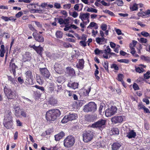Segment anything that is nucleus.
<instances>
[{"instance_id": "864d4df0", "label": "nucleus", "mask_w": 150, "mask_h": 150, "mask_svg": "<svg viewBox=\"0 0 150 150\" xmlns=\"http://www.w3.org/2000/svg\"><path fill=\"white\" fill-rule=\"evenodd\" d=\"M141 34L144 37H147L149 36V34L148 32L145 31H142L141 32Z\"/></svg>"}, {"instance_id": "20e7f679", "label": "nucleus", "mask_w": 150, "mask_h": 150, "mask_svg": "<svg viewBox=\"0 0 150 150\" xmlns=\"http://www.w3.org/2000/svg\"><path fill=\"white\" fill-rule=\"evenodd\" d=\"M4 93L8 99H14L16 98V94L15 91H12L11 89L5 86L4 89Z\"/></svg>"}, {"instance_id": "6ab92c4d", "label": "nucleus", "mask_w": 150, "mask_h": 150, "mask_svg": "<svg viewBox=\"0 0 150 150\" xmlns=\"http://www.w3.org/2000/svg\"><path fill=\"white\" fill-rule=\"evenodd\" d=\"M10 71L12 72L14 77L16 76V69L18 68V67L15 64H12L10 65Z\"/></svg>"}, {"instance_id": "5701e85b", "label": "nucleus", "mask_w": 150, "mask_h": 150, "mask_svg": "<svg viewBox=\"0 0 150 150\" xmlns=\"http://www.w3.org/2000/svg\"><path fill=\"white\" fill-rule=\"evenodd\" d=\"M84 61L83 59H79L78 64L76 65V67L80 69H82L84 67Z\"/></svg>"}, {"instance_id": "e2e57ef3", "label": "nucleus", "mask_w": 150, "mask_h": 150, "mask_svg": "<svg viewBox=\"0 0 150 150\" xmlns=\"http://www.w3.org/2000/svg\"><path fill=\"white\" fill-rule=\"evenodd\" d=\"M63 46L64 47L66 48H68L69 47H72V46L69 43H66L64 42L63 44Z\"/></svg>"}, {"instance_id": "0eeeda50", "label": "nucleus", "mask_w": 150, "mask_h": 150, "mask_svg": "<svg viewBox=\"0 0 150 150\" xmlns=\"http://www.w3.org/2000/svg\"><path fill=\"white\" fill-rule=\"evenodd\" d=\"M77 117V115L76 114L73 113H69L68 115L65 116L61 121L62 123H67L68 121L74 120Z\"/></svg>"}, {"instance_id": "7ed1b4c3", "label": "nucleus", "mask_w": 150, "mask_h": 150, "mask_svg": "<svg viewBox=\"0 0 150 150\" xmlns=\"http://www.w3.org/2000/svg\"><path fill=\"white\" fill-rule=\"evenodd\" d=\"M94 135L93 131L90 130L85 131L82 134L83 140L86 143L90 142L93 139Z\"/></svg>"}, {"instance_id": "ea45409f", "label": "nucleus", "mask_w": 150, "mask_h": 150, "mask_svg": "<svg viewBox=\"0 0 150 150\" xmlns=\"http://www.w3.org/2000/svg\"><path fill=\"white\" fill-rule=\"evenodd\" d=\"M87 11L88 12H94L95 13H97V10L96 9H94L91 7V8H88L87 9Z\"/></svg>"}, {"instance_id": "c9c22d12", "label": "nucleus", "mask_w": 150, "mask_h": 150, "mask_svg": "<svg viewBox=\"0 0 150 150\" xmlns=\"http://www.w3.org/2000/svg\"><path fill=\"white\" fill-rule=\"evenodd\" d=\"M103 65L107 71L108 72V62L107 61H105L104 63H103Z\"/></svg>"}, {"instance_id": "7c9ffc66", "label": "nucleus", "mask_w": 150, "mask_h": 150, "mask_svg": "<svg viewBox=\"0 0 150 150\" xmlns=\"http://www.w3.org/2000/svg\"><path fill=\"white\" fill-rule=\"evenodd\" d=\"M111 131L114 135H118L119 133V130L117 128H113L112 129Z\"/></svg>"}, {"instance_id": "a18cd8bd", "label": "nucleus", "mask_w": 150, "mask_h": 150, "mask_svg": "<svg viewBox=\"0 0 150 150\" xmlns=\"http://www.w3.org/2000/svg\"><path fill=\"white\" fill-rule=\"evenodd\" d=\"M135 70L137 72L139 73H142L144 71V69L140 67H135Z\"/></svg>"}, {"instance_id": "9d476101", "label": "nucleus", "mask_w": 150, "mask_h": 150, "mask_svg": "<svg viewBox=\"0 0 150 150\" xmlns=\"http://www.w3.org/2000/svg\"><path fill=\"white\" fill-rule=\"evenodd\" d=\"M125 117L124 116H115L111 119L112 122L114 124L120 123L125 119Z\"/></svg>"}, {"instance_id": "a211bd4d", "label": "nucleus", "mask_w": 150, "mask_h": 150, "mask_svg": "<svg viewBox=\"0 0 150 150\" xmlns=\"http://www.w3.org/2000/svg\"><path fill=\"white\" fill-rule=\"evenodd\" d=\"M8 81H9L11 84H12L15 86H18V84L17 83V81L16 76L13 78L11 76H7Z\"/></svg>"}, {"instance_id": "79ce46f5", "label": "nucleus", "mask_w": 150, "mask_h": 150, "mask_svg": "<svg viewBox=\"0 0 150 150\" xmlns=\"http://www.w3.org/2000/svg\"><path fill=\"white\" fill-rule=\"evenodd\" d=\"M123 76V75L122 74H118L117 79L119 81L121 82H123L122 78Z\"/></svg>"}, {"instance_id": "e433bc0d", "label": "nucleus", "mask_w": 150, "mask_h": 150, "mask_svg": "<svg viewBox=\"0 0 150 150\" xmlns=\"http://www.w3.org/2000/svg\"><path fill=\"white\" fill-rule=\"evenodd\" d=\"M115 4H117L118 6H122L124 4L122 0H117L114 3Z\"/></svg>"}, {"instance_id": "dca6fc26", "label": "nucleus", "mask_w": 150, "mask_h": 150, "mask_svg": "<svg viewBox=\"0 0 150 150\" xmlns=\"http://www.w3.org/2000/svg\"><path fill=\"white\" fill-rule=\"evenodd\" d=\"M3 124L4 126L7 129H9L12 127L13 125V120H4Z\"/></svg>"}, {"instance_id": "39448f33", "label": "nucleus", "mask_w": 150, "mask_h": 150, "mask_svg": "<svg viewBox=\"0 0 150 150\" xmlns=\"http://www.w3.org/2000/svg\"><path fill=\"white\" fill-rule=\"evenodd\" d=\"M97 109L96 104L94 102H91L84 106L83 110L84 112H89L95 111Z\"/></svg>"}, {"instance_id": "680f3d73", "label": "nucleus", "mask_w": 150, "mask_h": 150, "mask_svg": "<svg viewBox=\"0 0 150 150\" xmlns=\"http://www.w3.org/2000/svg\"><path fill=\"white\" fill-rule=\"evenodd\" d=\"M138 106L139 109H143L144 108H145V106L142 103H139L138 105Z\"/></svg>"}, {"instance_id": "423d86ee", "label": "nucleus", "mask_w": 150, "mask_h": 150, "mask_svg": "<svg viewBox=\"0 0 150 150\" xmlns=\"http://www.w3.org/2000/svg\"><path fill=\"white\" fill-rule=\"evenodd\" d=\"M106 121L103 119H100L98 121L92 125L93 128H98L100 130L103 129L105 127Z\"/></svg>"}, {"instance_id": "4c0bfd02", "label": "nucleus", "mask_w": 150, "mask_h": 150, "mask_svg": "<svg viewBox=\"0 0 150 150\" xmlns=\"http://www.w3.org/2000/svg\"><path fill=\"white\" fill-rule=\"evenodd\" d=\"M103 12L105 13H108L109 15L111 16H115V14L114 13L106 9L105 10H103Z\"/></svg>"}, {"instance_id": "412c9836", "label": "nucleus", "mask_w": 150, "mask_h": 150, "mask_svg": "<svg viewBox=\"0 0 150 150\" xmlns=\"http://www.w3.org/2000/svg\"><path fill=\"white\" fill-rule=\"evenodd\" d=\"M121 146V145L119 143L116 142L112 145V150H119Z\"/></svg>"}, {"instance_id": "8fccbe9b", "label": "nucleus", "mask_w": 150, "mask_h": 150, "mask_svg": "<svg viewBox=\"0 0 150 150\" xmlns=\"http://www.w3.org/2000/svg\"><path fill=\"white\" fill-rule=\"evenodd\" d=\"M17 80L19 83L21 84L24 83V80L22 77H19L18 78Z\"/></svg>"}, {"instance_id": "bf43d9fd", "label": "nucleus", "mask_w": 150, "mask_h": 150, "mask_svg": "<svg viewBox=\"0 0 150 150\" xmlns=\"http://www.w3.org/2000/svg\"><path fill=\"white\" fill-rule=\"evenodd\" d=\"M28 27L30 30H32L33 31H37V30H36L32 26L31 24H29L28 25Z\"/></svg>"}, {"instance_id": "b1692460", "label": "nucleus", "mask_w": 150, "mask_h": 150, "mask_svg": "<svg viewBox=\"0 0 150 150\" xmlns=\"http://www.w3.org/2000/svg\"><path fill=\"white\" fill-rule=\"evenodd\" d=\"M48 102L51 105H54L57 104V100L51 96L49 98Z\"/></svg>"}, {"instance_id": "13d9d810", "label": "nucleus", "mask_w": 150, "mask_h": 150, "mask_svg": "<svg viewBox=\"0 0 150 150\" xmlns=\"http://www.w3.org/2000/svg\"><path fill=\"white\" fill-rule=\"evenodd\" d=\"M35 24L37 26L40 28H42V25L40 22L38 21H35Z\"/></svg>"}, {"instance_id": "393cba45", "label": "nucleus", "mask_w": 150, "mask_h": 150, "mask_svg": "<svg viewBox=\"0 0 150 150\" xmlns=\"http://www.w3.org/2000/svg\"><path fill=\"white\" fill-rule=\"evenodd\" d=\"M56 82L58 84H62L65 81V78L63 76H59L56 80Z\"/></svg>"}, {"instance_id": "4468645a", "label": "nucleus", "mask_w": 150, "mask_h": 150, "mask_svg": "<svg viewBox=\"0 0 150 150\" xmlns=\"http://www.w3.org/2000/svg\"><path fill=\"white\" fill-rule=\"evenodd\" d=\"M32 54L30 52H26L22 55V60L24 62H29L32 59Z\"/></svg>"}, {"instance_id": "1a4fd4ad", "label": "nucleus", "mask_w": 150, "mask_h": 150, "mask_svg": "<svg viewBox=\"0 0 150 150\" xmlns=\"http://www.w3.org/2000/svg\"><path fill=\"white\" fill-rule=\"evenodd\" d=\"M117 108L115 106H112L110 108L107 109L105 112V115L107 117H110L115 114L117 112Z\"/></svg>"}, {"instance_id": "338daca9", "label": "nucleus", "mask_w": 150, "mask_h": 150, "mask_svg": "<svg viewBox=\"0 0 150 150\" xmlns=\"http://www.w3.org/2000/svg\"><path fill=\"white\" fill-rule=\"evenodd\" d=\"M21 114L22 116L24 117H25L27 116L26 113L25 111L24 110H22L21 112Z\"/></svg>"}, {"instance_id": "0e129e2a", "label": "nucleus", "mask_w": 150, "mask_h": 150, "mask_svg": "<svg viewBox=\"0 0 150 150\" xmlns=\"http://www.w3.org/2000/svg\"><path fill=\"white\" fill-rule=\"evenodd\" d=\"M133 87L134 90H139V88L137 84L136 83H134L133 85Z\"/></svg>"}, {"instance_id": "3c124183", "label": "nucleus", "mask_w": 150, "mask_h": 150, "mask_svg": "<svg viewBox=\"0 0 150 150\" xmlns=\"http://www.w3.org/2000/svg\"><path fill=\"white\" fill-rule=\"evenodd\" d=\"M57 89L55 90V91L57 93L60 92L62 88V86L61 85H59L57 84Z\"/></svg>"}, {"instance_id": "bb28decb", "label": "nucleus", "mask_w": 150, "mask_h": 150, "mask_svg": "<svg viewBox=\"0 0 150 150\" xmlns=\"http://www.w3.org/2000/svg\"><path fill=\"white\" fill-rule=\"evenodd\" d=\"M106 39L104 37H98L96 38V40L97 43L99 44H102L103 42Z\"/></svg>"}, {"instance_id": "2f4dec72", "label": "nucleus", "mask_w": 150, "mask_h": 150, "mask_svg": "<svg viewBox=\"0 0 150 150\" xmlns=\"http://www.w3.org/2000/svg\"><path fill=\"white\" fill-rule=\"evenodd\" d=\"M54 84L53 83H51L48 88V91L50 93H52L54 91Z\"/></svg>"}, {"instance_id": "ddd939ff", "label": "nucleus", "mask_w": 150, "mask_h": 150, "mask_svg": "<svg viewBox=\"0 0 150 150\" xmlns=\"http://www.w3.org/2000/svg\"><path fill=\"white\" fill-rule=\"evenodd\" d=\"M33 35L37 41L40 42H44V39L43 36L38 33L36 32L33 33Z\"/></svg>"}, {"instance_id": "f3484780", "label": "nucleus", "mask_w": 150, "mask_h": 150, "mask_svg": "<svg viewBox=\"0 0 150 150\" xmlns=\"http://www.w3.org/2000/svg\"><path fill=\"white\" fill-rule=\"evenodd\" d=\"M150 14V10L148 9L145 11H142L139 12L137 15L139 16H141L142 17H147L149 16Z\"/></svg>"}, {"instance_id": "c03bdc74", "label": "nucleus", "mask_w": 150, "mask_h": 150, "mask_svg": "<svg viewBox=\"0 0 150 150\" xmlns=\"http://www.w3.org/2000/svg\"><path fill=\"white\" fill-rule=\"evenodd\" d=\"M96 25H97V24L94 22H91L89 25L87 27V28H89L91 27H93L94 26H96Z\"/></svg>"}, {"instance_id": "5fc2aeb1", "label": "nucleus", "mask_w": 150, "mask_h": 150, "mask_svg": "<svg viewBox=\"0 0 150 150\" xmlns=\"http://www.w3.org/2000/svg\"><path fill=\"white\" fill-rule=\"evenodd\" d=\"M96 145L98 147V148H101L103 147V146L100 142H96Z\"/></svg>"}, {"instance_id": "2eb2a0df", "label": "nucleus", "mask_w": 150, "mask_h": 150, "mask_svg": "<svg viewBox=\"0 0 150 150\" xmlns=\"http://www.w3.org/2000/svg\"><path fill=\"white\" fill-rule=\"evenodd\" d=\"M90 14L89 13H80L79 18L81 19L83 21V23H85L86 22L84 21V20L88 19L89 18Z\"/></svg>"}, {"instance_id": "a19ab883", "label": "nucleus", "mask_w": 150, "mask_h": 150, "mask_svg": "<svg viewBox=\"0 0 150 150\" xmlns=\"http://www.w3.org/2000/svg\"><path fill=\"white\" fill-rule=\"evenodd\" d=\"M84 101L82 100H78L76 102V103L78 107L81 106L84 104Z\"/></svg>"}, {"instance_id": "4be33fe9", "label": "nucleus", "mask_w": 150, "mask_h": 150, "mask_svg": "<svg viewBox=\"0 0 150 150\" xmlns=\"http://www.w3.org/2000/svg\"><path fill=\"white\" fill-rule=\"evenodd\" d=\"M136 136V133L133 130H130L126 135V137L129 139H131L132 138H134Z\"/></svg>"}, {"instance_id": "f8f14e48", "label": "nucleus", "mask_w": 150, "mask_h": 150, "mask_svg": "<svg viewBox=\"0 0 150 150\" xmlns=\"http://www.w3.org/2000/svg\"><path fill=\"white\" fill-rule=\"evenodd\" d=\"M25 74L27 78L26 82L29 85H32L33 79L32 72L28 71L26 72Z\"/></svg>"}, {"instance_id": "4d7b16f0", "label": "nucleus", "mask_w": 150, "mask_h": 150, "mask_svg": "<svg viewBox=\"0 0 150 150\" xmlns=\"http://www.w3.org/2000/svg\"><path fill=\"white\" fill-rule=\"evenodd\" d=\"M85 120L88 121L90 122L92 120L91 117L90 115L85 116Z\"/></svg>"}, {"instance_id": "cd10ccee", "label": "nucleus", "mask_w": 150, "mask_h": 150, "mask_svg": "<svg viewBox=\"0 0 150 150\" xmlns=\"http://www.w3.org/2000/svg\"><path fill=\"white\" fill-rule=\"evenodd\" d=\"M141 59L148 63H150V57L145 56L144 55H141L140 57Z\"/></svg>"}, {"instance_id": "09e8293b", "label": "nucleus", "mask_w": 150, "mask_h": 150, "mask_svg": "<svg viewBox=\"0 0 150 150\" xmlns=\"http://www.w3.org/2000/svg\"><path fill=\"white\" fill-rule=\"evenodd\" d=\"M111 68L112 69L113 68L115 70L117 71L119 70V67L116 64H112L111 66Z\"/></svg>"}, {"instance_id": "052dcab7", "label": "nucleus", "mask_w": 150, "mask_h": 150, "mask_svg": "<svg viewBox=\"0 0 150 150\" xmlns=\"http://www.w3.org/2000/svg\"><path fill=\"white\" fill-rule=\"evenodd\" d=\"M57 20H58V23L60 25L63 24H64V20L62 18H57Z\"/></svg>"}, {"instance_id": "f03ea898", "label": "nucleus", "mask_w": 150, "mask_h": 150, "mask_svg": "<svg viewBox=\"0 0 150 150\" xmlns=\"http://www.w3.org/2000/svg\"><path fill=\"white\" fill-rule=\"evenodd\" d=\"M75 142V138L73 135H69L64 139V145L66 148H71Z\"/></svg>"}, {"instance_id": "6e6552de", "label": "nucleus", "mask_w": 150, "mask_h": 150, "mask_svg": "<svg viewBox=\"0 0 150 150\" xmlns=\"http://www.w3.org/2000/svg\"><path fill=\"white\" fill-rule=\"evenodd\" d=\"M40 70L41 75L46 80L48 79H51L52 77L50 74L47 68H40Z\"/></svg>"}, {"instance_id": "603ef678", "label": "nucleus", "mask_w": 150, "mask_h": 150, "mask_svg": "<svg viewBox=\"0 0 150 150\" xmlns=\"http://www.w3.org/2000/svg\"><path fill=\"white\" fill-rule=\"evenodd\" d=\"M72 13V14H71L70 13V15L74 18H76L79 15L78 13L75 11L73 12Z\"/></svg>"}, {"instance_id": "774afa93", "label": "nucleus", "mask_w": 150, "mask_h": 150, "mask_svg": "<svg viewBox=\"0 0 150 150\" xmlns=\"http://www.w3.org/2000/svg\"><path fill=\"white\" fill-rule=\"evenodd\" d=\"M46 149H47V150H58V148L57 146H55L52 147H51L49 149H47V148H46Z\"/></svg>"}, {"instance_id": "c85d7f7f", "label": "nucleus", "mask_w": 150, "mask_h": 150, "mask_svg": "<svg viewBox=\"0 0 150 150\" xmlns=\"http://www.w3.org/2000/svg\"><path fill=\"white\" fill-rule=\"evenodd\" d=\"M1 49L0 50V56L1 57H3L4 56V54L5 53L4 46L2 45L1 46Z\"/></svg>"}, {"instance_id": "aec40b11", "label": "nucleus", "mask_w": 150, "mask_h": 150, "mask_svg": "<svg viewBox=\"0 0 150 150\" xmlns=\"http://www.w3.org/2000/svg\"><path fill=\"white\" fill-rule=\"evenodd\" d=\"M12 113L10 110H8L6 112V115L4 120H13Z\"/></svg>"}, {"instance_id": "72a5a7b5", "label": "nucleus", "mask_w": 150, "mask_h": 150, "mask_svg": "<svg viewBox=\"0 0 150 150\" xmlns=\"http://www.w3.org/2000/svg\"><path fill=\"white\" fill-rule=\"evenodd\" d=\"M14 110L15 115L17 117L19 116L20 111V108L18 107H16L14 108Z\"/></svg>"}, {"instance_id": "37998d69", "label": "nucleus", "mask_w": 150, "mask_h": 150, "mask_svg": "<svg viewBox=\"0 0 150 150\" xmlns=\"http://www.w3.org/2000/svg\"><path fill=\"white\" fill-rule=\"evenodd\" d=\"M111 50L109 46H107L104 50V53H105L110 54L111 53Z\"/></svg>"}, {"instance_id": "f257e3e1", "label": "nucleus", "mask_w": 150, "mask_h": 150, "mask_svg": "<svg viewBox=\"0 0 150 150\" xmlns=\"http://www.w3.org/2000/svg\"><path fill=\"white\" fill-rule=\"evenodd\" d=\"M61 114L60 111L57 109L50 110L47 112L46 118L50 122L54 121L60 116Z\"/></svg>"}, {"instance_id": "473e14b6", "label": "nucleus", "mask_w": 150, "mask_h": 150, "mask_svg": "<svg viewBox=\"0 0 150 150\" xmlns=\"http://www.w3.org/2000/svg\"><path fill=\"white\" fill-rule=\"evenodd\" d=\"M56 37L57 38H61L63 36V33L60 31L58 30L56 33Z\"/></svg>"}, {"instance_id": "49530a36", "label": "nucleus", "mask_w": 150, "mask_h": 150, "mask_svg": "<svg viewBox=\"0 0 150 150\" xmlns=\"http://www.w3.org/2000/svg\"><path fill=\"white\" fill-rule=\"evenodd\" d=\"M117 62H120L124 63H128L129 61V60L127 59H117Z\"/></svg>"}, {"instance_id": "69168bd1", "label": "nucleus", "mask_w": 150, "mask_h": 150, "mask_svg": "<svg viewBox=\"0 0 150 150\" xmlns=\"http://www.w3.org/2000/svg\"><path fill=\"white\" fill-rule=\"evenodd\" d=\"M71 6V5L70 4H67L63 5L64 8L66 9H69L70 8Z\"/></svg>"}, {"instance_id": "9b49d317", "label": "nucleus", "mask_w": 150, "mask_h": 150, "mask_svg": "<svg viewBox=\"0 0 150 150\" xmlns=\"http://www.w3.org/2000/svg\"><path fill=\"white\" fill-rule=\"evenodd\" d=\"M55 71L58 74H61L63 72L62 64L60 62L56 63L54 66Z\"/></svg>"}, {"instance_id": "58836bf2", "label": "nucleus", "mask_w": 150, "mask_h": 150, "mask_svg": "<svg viewBox=\"0 0 150 150\" xmlns=\"http://www.w3.org/2000/svg\"><path fill=\"white\" fill-rule=\"evenodd\" d=\"M33 87H35L40 90L43 93H44L45 92V89L43 87L39 86L37 85H35L34 86H33Z\"/></svg>"}, {"instance_id": "f704fd0d", "label": "nucleus", "mask_w": 150, "mask_h": 150, "mask_svg": "<svg viewBox=\"0 0 150 150\" xmlns=\"http://www.w3.org/2000/svg\"><path fill=\"white\" fill-rule=\"evenodd\" d=\"M138 5L136 4H134L132 7H130V9L132 11L137 10L138 9Z\"/></svg>"}, {"instance_id": "6e6d98bb", "label": "nucleus", "mask_w": 150, "mask_h": 150, "mask_svg": "<svg viewBox=\"0 0 150 150\" xmlns=\"http://www.w3.org/2000/svg\"><path fill=\"white\" fill-rule=\"evenodd\" d=\"M129 47L131 50L130 53L132 54V55H133V54H134L136 52L135 49L131 46H129Z\"/></svg>"}, {"instance_id": "c756f323", "label": "nucleus", "mask_w": 150, "mask_h": 150, "mask_svg": "<svg viewBox=\"0 0 150 150\" xmlns=\"http://www.w3.org/2000/svg\"><path fill=\"white\" fill-rule=\"evenodd\" d=\"M43 50V48L41 47L40 45L37 46L35 50L38 54L41 55L42 54V52Z\"/></svg>"}, {"instance_id": "a878e982", "label": "nucleus", "mask_w": 150, "mask_h": 150, "mask_svg": "<svg viewBox=\"0 0 150 150\" xmlns=\"http://www.w3.org/2000/svg\"><path fill=\"white\" fill-rule=\"evenodd\" d=\"M67 73L69 75L72 76L74 74L75 72L74 69L70 67H68L67 68Z\"/></svg>"}, {"instance_id": "de8ad7c7", "label": "nucleus", "mask_w": 150, "mask_h": 150, "mask_svg": "<svg viewBox=\"0 0 150 150\" xmlns=\"http://www.w3.org/2000/svg\"><path fill=\"white\" fill-rule=\"evenodd\" d=\"M78 83H71V88L73 89H76L78 87Z\"/></svg>"}]
</instances>
